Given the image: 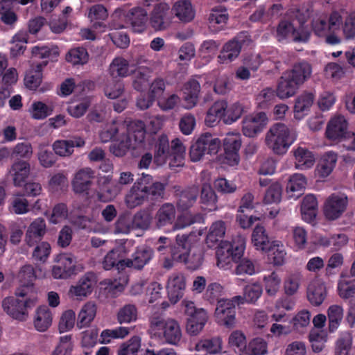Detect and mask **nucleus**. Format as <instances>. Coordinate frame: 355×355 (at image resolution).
<instances>
[{
	"mask_svg": "<svg viewBox=\"0 0 355 355\" xmlns=\"http://www.w3.org/2000/svg\"><path fill=\"white\" fill-rule=\"evenodd\" d=\"M164 185L159 182H153V177L142 174L125 196V203L130 208L142 205L148 200H156L164 194Z\"/></svg>",
	"mask_w": 355,
	"mask_h": 355,
	"instance_id": "obj_1",
	"label": "nucleus"
},
{
	"mask_svg": "<svg viewBox=\"0 0 355 355\" xmlns=\"http://www.w3.org/2000/svg\"><path fill=\"white\" fill-rule=\"evenodd\" d=\"M288 19H282L276 28L275 37L279 42H306L310 37V32L304 27L302 12L299 9L291 10Z\"/></svg>",
	"mask_w": 355,
	"mask_h": 355,
	"instance_id": "obj_2",
	"label": "nucleus"
},
{
	"mask_svg": "<svg viewBox=\"0 0 355 355\" xmlns=\"http://www.w3.org/2000/svg\"><path fill=\"white\" fill-rule=\"evenodd\" d=\"M130 132L135 137L136 141L144 142L146 126L145 123L140 120L130 121L122 119L113 120L105 125L99 136L103 143L113 142Z\"/></svg>",
	"mask_w": 355,
	"mask_h": 355,
	"instance_id": "obj_3",
	"label": "nucleus"
},
{
	"mask_svg": "<svg viewBox=\"0 0 355 355\" xmlns=\"http://www.w3.org/2000/svg\"><path fill=\"white\" fill-rule=\"evenodd\" d=\"M111 18L112 21L109 24L110 29L124 28L130 25L134 32L139 33L145 31L148 19L147 10L141 7H135L130 10L119 8L115 10Z\"/></svg>",
	"mask_w": 355,
	"mask_h": 355,
	"instance_id": "obj_4",
	"label": "nucleus"
},
{
	"mask_svg": "<svg viewBox=\"0 0 355 355\" xmlns=\"http://www.w3.org/2000/svg\"><path fill=\"white\" fill-rule=\"evenodd\" d=\"M32 56L35 59L44 60L37 63L35 66L26 72L24 77V84L30 89L35 90L41 84L42 70L49 61L57 60L59 56V50L57 46L49 47L46 46H35L32 48Z\"/></svg>",
	"mask_w": 355,
	"mask_h": 355,
	"instance_id": "obj_5",
	"label": "nucleus"
},
{
	"mask_svg": "<svg viewBox=\"0 0 355 355\" xmlns=\"http://www.w3.org/2000/svg\"><path fill=\"white\" fill-rule=\"evenodd\" d=\"M297 139L296 134L282 123L272 125L266 135V144L276 155L285 154Z\"/></svg>",
	"mask_w": 355,
	"mask_h": 355,
	"instance_id": "obj_6",
	"label": "nucleus"
},
{
	"mask_svg": "<svg viewBox=\"0 0 355 355\" xmlns=\"http://www.w3.org/2000/svg\"><path fill=\"white\" fill-rule=\"evenodd\" d=\"M175 243L171 249L172 257L177 262L184 263L190 270L198 269L202 262L203 256L200 252L190 254L191 243L188 234H178Z\"/></svg>",
	"mask_w": 355,
	"mask_h": 355,
	"instance_id": "obj_7",
	"label": "nucleus"
},
{
	"mask_svg": "<svg viewBox=\"0 0 355 355\" xmlns=\"http://www.w3.org/2000/svg\"><path fill=\"white\" fill-rule=\"evenodd\" d=\"M245 249V239L234 237L231 241H221L216 250L217 266L223 270L232 267V261L237 262L243 256Z\"/></svg>",
	"mask_w": 355,
	"mask_h": 355,
	"instance_id": "obj_8",
	"label": "nucleus"
},
{
	"mask_svg": "<svg viewBox=\"0 0 355 355\" xmlns=\"http://www.w3.org/2000/svg\"><path fill=\"white\" fill-rule=\"evenodd\" d=\"M348 123L343 116H337L332 118L328 123L326 129V137L330 140L341 141L343 140V147L347 150L355 151V150L348 149L345 144H349L352 141V137L354 133H350L347 131Z\"/></svg>",
	"mask_w": 355,
	"mask_h": 355,
	"instance_id": "obj_9",
	"label": "nucleus"
},
{
	"mask_svg": "<svg viewBox=\"0 0 355 355\" xmlns=\"http://www.w3.org/2000/svg\"><path fill=\"white\" fill-rule=\"evenodd\" d=\"M348 202V198L345 193H332L324 203V216L328 220H335L339 218L346 211Z\"/></svg>",
	"mask_w": 355,
	"mask_h": 355,
	"instance_id": "obj_10",
	"label": "nucleus"
},
{
	"mask_svg": "<svg viewBox=\"0 0 355 355\" xmlns=\"http://www.w3.org/2000/svg\"><path fill=\"white\" fill-rule=\"evenodd\" d=\"M95 171L90 168L78 170L72 180L71 185L75 193L87 195L93 185Z\"/></svg>",
	"mask_w": 355,
	"mask_h": 355,
	"instance_id": "obj_11",
	"label": "nucleus"
},
{
	"mask_svg": "<svg viewBox=\"0 0 355 355\" xmlns=\"http://www.w3.org/2000/svg\"><path fill=\"white\" fill-rule=\"evenodd\" d=\"M185 287L186 278L183 273L176 272L168 277L166 290L171 304H176L183 297Z\"/></svg>",
	"mask_w": 355,
	"mask_h": 355,
	"instance_id": "obj_12",
	"label": "nucleus"
},
{
	"mask_svg": "<svg viewBox=\"0 0 355 355\" xmlns=\"http://www.w3.org/2000/svg\"><path fill=\"white\" fill-rule=\"evenodd\" d=\"M241 141L238 135H228L223 140L224 162L230 166L237 165L240 160L239 151Z\"/></svg>",
	"mask_w": 355,
	"mask_h": 355,
	"instance_id": "obj_13",
	"label": "nucleus"
},
{
	"mask_svg": "<svg viewBox=\"0 0 355 355\" xmlns=\"http://www.w3.org/2000/svg\"><path fill=\"white\" fill-rule=\"evenodd\" d=\"M31 173V165L28 161L16 159L8 169V175L16 187H21Z\"/></svg>",
	"mask_w": 355,
	"mask_h": 355,
	"instance_id": "obj_14",
	"label": "nucleus"
},
{
	"mask_svg": "<svg viewBox=\"0 0 355 355\" xmlns=\"http://www.w3.org/2000/svg\"><path fill=\"white\" fill-rule=\"evenodd\" d=\"M268 121L265 112H260L254 116H248L243 120L242 132L248 137H254L261 132Z\"/></svg>",
	"mask_w": 355,
	"mask_h": 355,
	"instance_id": "obj_15",
	"label": "nucleus"
},
{
	"mask_svg": "<svg viewBox=\"0 0 355 355\" xmlns=\"http://www.w3.org/2000/svg\"><path fill=\"white\" fill-rule=\"evenodd\" d=\"M154 255L153 250L148 246H139L132 254L131 259H126L124 265L127 268L140 270L148 264Z\"/></svg>",
	"mask_w": 355,
	"mask_h": 355,
	"instance_id": "obj_16",
	"label": "nucleus"
},
{
	"mask_svg": "<svg viewBox=\"0 0 355 355\" xmlns=\"http://www.w3.org/2000/svg\"><path fill=\"white\" fill-rule=\"evenodd\" d=\"M169 6L166 3H158L154 7L150 18V23L155 30H164L169 26Z\"/></svg>",
	"mask_w": 355,
	"mask_h": 355,
	"instance_id": "obj_17",
	"label": "nucleus"
},
{
	"mask_svg": "<svg viewBox=\"0 0 355 355\" xmlns=\"http://www.w3.org/2000/svg\"><path fill=\"white\" fill-rule=\"evenodd\" d=\"M144 142L135 141V137L130 132L124 137L113 141L110 147V152L116 157H123L131 148L136 149L141 146Z\"/></svg>",
	"mask_w": 355,
	"mask_h": 355,
	"instance_id": "obj_18",
	"label": "nucleus"
},
{
	"mask_svg": "<svg viewBox=\"0 0 355 355\" xmlns=\"http://www.w3.org/2000/svg\"><path fill=\"white\" fill-rule=\"evenodd\" d=\"M327 295L324 282L320 279H313L308 285L306 296L309 302L315 306L322 304Z\"/></svg>",
	"mask_w": 355,
	"mask_h": 355,
	"instance_id": "obj_19",
	"label": "nucleus"
},
{
	"mask_svg": "<svg viewBox=\"0 0 355 355\" xmlns=\"http://www.w3.org/2000/svg\"><path fill=\"white\" fill-rule=\"evenodd\" d=\"M243 46L242 42L236 37L229 40L223 45L217 57L220 64H229L236 59L241 53Z\"/></svg>",
	"mask_w": 355,
	"mask_h": 355,
	"instance_id": "obj_20",
	"label": "nucleus"
},
{
	"mask_svg": "<svg viewBox=\"0 0 355 355\" xmlns=\"http://www.w3.org/2000/svg\"><path fill=\"white\" fill-rule=\"evenodd\" d=\"M124 263H126V259H124L123 250L121 248H116L106 254L103 261V267L106 270L114 268L121 273L127 268Z\"/></svg>",
	"mask_w": 355,
	"mask_h": 355,
	"instance_id": "obj_21",
	"label": "nucleus"
},
{
	"mask_svg": "<svg viewBox=\"0 0 355 355\" xmlns=\"http://www.w3.org/2000/svg\"><path fill=\"white\" fill-rule=\"evenodd\" d=\"M97 283V277L94 272H88L83 276L75 286H71L69 292L77 297H85L92 293Z\"/></svg>",
	"mask_w": 355,
	"mask_h": 355,
	"instance_id": "obj_22",
	"label": "nucleus"
},
{
	"mask_svg": "<svg viewBox=\"0 0 355 355\" xmlns=\"http://www.w3.org/2000/svg\"><path fill=\"white\" fill-rule=\"evenodd\" d=\"M85 141L80 137L70 139H58L53 142L52 147L54 153L60 157L70 156L74 151V147H83Z\"/></svg>",
	"mask_w": 355,
	"mask_h": 355,
	"instance_id": "obj_23",
	"label": "nucleus"
},
{
	"mask_svg": "<svg viewBox=\"0 0 355 355\" xmlns=\"http://www.w3.org/2000/svg\"><path fill=\"white\" fill-rule=\"evenodd\" d=\"M46 222L42 218H37L33 220L26 232L25 241L30 247L40 242L46 233Z\"/></svg>",
	"mask_w": 355,
	"mask_h": 355,
	"instance_id": "obj_24",
	"label": "nucleus"
},
{
	"mask_svg": "<svg viewBox=\"0 0 355 355\" xmlns=\"http://www.w3.org/2000/svg\"><path fill=\"white\" fill-rule=\"evenodd\" d=\"M228 18L225 7L221 5L214 6L208 17L209 29L215 33L220 31L226 25Z\"/></svg>",
	"mask_w": 355,
	"mask_h": 355,
	"instance_id": "obj_25",
	"label": "nucleus"
},
{
	"mask_svg": "<svg viewBox=\"0 0 355 355\" xmlns=\"http://www.w3.org/2000/svg\"><path fill=\"white\" fill-rule=\"evenodd\" d=\"M37 302L36 297L19 299L14 296L5 297L1 302L3 311H26L33 309Z\"/></svg>",
	"mask_w": 355,
	"mask_h": 355,
	"instance_id": "obj_26",
	"label": "nucleus"
},
{
	"mask_svg": "<svg viewBox=\"0 0 355 355\" xmlns=\"http://www.w3.org/2000/svg\"><path fill=\"white\" fill-rule=\"evenodd\" d=\"M163 336L168 344L178 345L182 338V331L179 323L173 319L166 320L163 326Z\"/></svg>",
	"mask_w": 355,
	"mask_h": 355,
	"instance_id": "obj_27",
	"label": "nucleus"
},
{
	"mask_svg": "<svg viewBox=\"0 0 355 355\" xmlns=\"http://www.w3.org/2000/svg\"><path fill=\"white\" fill-rule=\"evenodd\" d=\"M285 73L300 86L310 78L312 67L310 63L302 60L295 63L291 70Z\"/></svg>",
	"mask_w": 355,
	"mask_h": 355,
	"instance_id": "obj_28",
	"label": "nucleus"
},
{
	"mask_svg": "<svg viewBox=\"0 0 355 355\" xmlns=\"http://www.w3.org/2000/svg\"><path fill=\"white\" fill-rule=\"evenodd\" d=\"M171 153V145H169L168 137L166 135H160L155 144L154 163L157 166L164 164Z\"/></svg>",
	"mask_w": 355,
	"mask_h": 355,
	"instance_id": "obj_29",
	"label": "nucleus"
},
{
	"mask_svg": "<svg viewBox=\"0 0 355 355\" xmlns=\"http://www.w3.org/2000/svg\"><path fill=\"white\" fill-rule=\"evenodd\" d=\"M252 243L257 250L265 252L267 250H270V247L274 241H271L270 238L263 226L257 225L252 233Z\"/></svg>",
	"mask_w": 355,
	"mask_h": 355,
	"instance_id": "obj_30",
	"label": "nucleus"
},
{
	"mask_svg": "<svg viewBox=\"0 0 355 355\" xmlns=\"http://www.w3.org/2000/svg\"><path fill=\"white\" fill-rule=\"evenodd\" d=\"M299 85L286 73L280 77L276 90V95L280 98H287L295 94Z\"/></svg>",
	"mask_w": 355,
	"mask_h": 355,
	"instance_id": "obj_31",
	"label": "nucleus"
},
{
	"mask_svg": "<svg viewBox=\"0 0 355 355\" xmlns=\"http://www.w3.org/2000/svg\"><path fill=\"white\" fill-rule=\"evenodd\" d=\"M176 210L171 203H164L157 210L155 219L159 228L172 225L175 219Z\"/></svg>",
	"mask_w": 355,
	"mask_h": 355,
	"instance_id": "obj_32",
	"label": "nucleus"
},
{
	"mask_svg": "<svg viewBox=\"0 0 355 355\" xmlns=\"http://www.w3.org/2000/svg\"><path fill=\"white\" fill-rule=\"evenodd\" d=\"M171 150L172 153L167 161H168L170 168L174 170L184 165L185 148L181 141L176 138L171 141Z\"/></svg>",
	"mask_w": 355,
	"mask_h": 355,
	"instance_id": "obj_33",
	"label": "nucleus"
},
{
	"mask_svg": "<svg viewBox=\"0 0 355 355\" xmlns=\"http://www.w3.org/2000/svg\"><path fill=\"white\" fill-rule=\"evenodd\" d=\"M217 196L214 190L208 184H204L201 188L200 202L201 208L207 211L217 209Z\"/></svg>",
	"mask_w": 355,
	"mask_h": 355,
	"instance_id": "obj_34",
	"label": "nucleus"
},
{
	"mask_svg": "<svg viewBox=\"0 0 355 355\" xmlns=\"http://www.w3.org/2000/svg\"><path fill=\"white\" fill-rule=\"evenodd\" d=\"M207 321L206 312H191L187 322V331L191 336L198 335Z\"/></svg>",
	"mask_w": 355,
	"mask_h": 355,
	"instance_id": "obj_35",
	"label": "nucleus"
},
{
	"mask_svg": "<svg viewBox=\"0 0 355 355\" xmlns=\"http://www.w3.org/2000/svg\"><path fill=\"white\" fill-rule=\"evenodd\" d=\"M173 10L175 16L182 22L192 21L195 17V11L189 0H180L175 3Z\"/></svg>",
	"mask_w": 355,
	"mask_h": 355,
	"instance_id": "obj_36",
	"label": "nucleus"
},
{
	"mask_svg": "<svg viewBox=\"0 0 355 355\" xmlns=\"http://www.w3.org/2000/svg\"><path fill=\"white\" fill-rule=\"evenodd\" d=\"M315 99L314 95L311 92H304L295 100L294 105L295 117L301 119L307 114Z\"/></svg>",
	"mask_w": 355,
	"mask_h": 355,
	"instance_id": "obj_37",
	"label": "nucleus"
},
{
	"mask_svg": "<svg viewBox=\"0 0 355 355\" xmlns=\"http://www.w3.org/2000/svg\"><path fill=\"white\" fill-rule=\"evenodd\" d=\"M295 158V168L300 170H305L313 166L315 157L313 153L308 149L298 147L294 151Z\"/></svg>",
	"mask_w": 355,
	"mask_h": 355,
	"instance_id": "obj_38",
	"label": "nucleus"
},
{
	"mask_svg": "<svg viewBox=\"0 0 355 355\" xmlns=\"http://www.w3.org/2000/svg\"><path fill=\"white\" fill-rule=\"evenodd\" d=\"M226 231L225 223L217 220L212 223L206 237V243L209 248L215 247L218 241L225 236Z\"/></svg>",
	"mask_w": 355,
	"mask_h": 355,
	"instance_id": "obj_39",
	"label": "nucleus"
},
{
	"mask_svg": "<svg viewBox=\"0 0 355 355\" xmlns=\"http://www.w3.org/2000/svg\"><path fill=\"white\" fill-rule=\"evenodd\" d=\"M337 154L334 152L326 153L317 166L318 175L321 178L329 176L337 162Z\"/></svg>",
	"mask_w": 355,
	"mask_h": 355,
	"instance_id": "obj_40",
	"label": "nucleus"
},
{
	"mask_svg": "<svg viewBox=\"0 0 355 355\" xmlns=\"http://www.w3.org/2000/svg\"><path fill=\"white\" fill-rule=\"evenodd\" d=\"M198 196V191L196 188H189L182 191L177 202L178 210L188 211L196 202Z\"/></svg>",
	"mask_w": 355,
	"mask_h": 355,
	"instance_id": "obj_41",
	"label": "nucleus"
},
{
	"mask_svg": "<svg viewBox=\"0 0 355 355\" xmlns=\"http://www.w3.org/2000/svg\"><path fill=\"white\" fill-rule=\"evenodd\" d=\"M338 295L344 300L348 301L351 309L355 306V283L352 281L340 279L338 282Z\"/></svg>",
	"mask_w": 355,
	"mask_h": 355,
	"instance_id": "obj_42",
	"label": "nucleus"
},
{
	"mask_svg": "<svg viewBox=\"0 0 355 355\" xmlns=\"http://www.w3.org/2000/svg\"><path fill=\"white\" fill-rule=\"evenodd\" d=\"M265 253L271 263L275 266H282L285 262L286 252L283 244L279 241H274L270 250H267Z\"/></svg>",
	"mask_w": 355,
	"mask_h": 355,
	"instance_id": "obj_43",
	"label": "nucleus"
},
{
	"mask_svg": "<svg viewBox=\"0 0 355 355\" xmlns=\"http://www.w3.org/2000/svg\"><path fill=\"white\" fill-rule=\"evenodd\" d=\"M65 59L73 65H83L89 60V53L84 47H75L67 52Z\"/></svg>",
	"mask_w": 355,
	"mask_h": 355,
	"instance_id": "obj_44",
	"label": "nucleus"
},
{
	"mask_svg": "<svg viewBox=\"0 0 355 355\" xmlns=\"http://www.w3.org/2000/svg\"><path fill=\"white\" fill-rule=\"evenodd\" d=\"M109 71L113 78L126 77L129 75V62L122 57L115 58L110 65Z\"/></svg>",
	"mask_w": 355,
	"mask_h": 355,
	"instance_id": "obj_45",
	"label": "nucleus"
},
{
	"mask_svg": "<svg viewBox=\"0 0 355 355\" xmlns=\"http://www.w3.org/2000/svg\"><path fill=\"white\" fill-rule=\"evenodd\" d=\"M198 141L203 142L202 146L205 148L207 154L212 155H216L220 148V141L218 138L214 137V136L209 132H205L200 135L198 137Z\"/></svg>",
	"mask_w": 355,
	"mask_h": 355,
	"instance_id": "obj_46",
	"label": "nucleus"
},
{
	"mask_svg": "<svg viewBox=\"0 0 355 355\" xmlns=\"http://www.w3.org/2000/svg\"><path fill=\"white\" fill-rule=\"evenodd\" d=\"M352 345V334L349 331L342 332L336 343L335 355H349Z\"/></svg>",
	"mask_w": 355,
	"mask_h": 355,
	"instance_id": "obj_47",
	"label": "nucleus"
},
{
	"mask_svg": "<svg viewBox=\"0 0 355 355\" xmlns=\"http://www.w3.org/2000/svg\"><path fill=\"white\" fill-rule=\"evenodd\" d=\"M204 221L202 214L196 213L192 214L189 212L182 214L178 216L175 227L178 229H182L194 223H201Z\"/></svg>",
	"mask_w": 355,
	"mask_h": 355,
	"instance_id": "obj_48",
	"label": "nucleus"
},
{
	"mask_svg": "<svg viewBox=\"0 0 355 355\" xmlns=\"http://www.w3.org/2000/svg\"><path fill=\"white\" fill-rule=\"evenodd\" d=\"M228 344L236 353L243 355L246 347V338L240 331H233L229 336Z\"/></svg>",
	"mask_w": 355,
	"mask_h": 355,
	"instance_id": "obj_49",
	"label": "nucleus"
},
{
	"mask_svg": "<svg viewBox=\"0 0 355 355\" xmlns=\"http://www.w3.org/2000/svg\"><path fill=\"white\" fill-rule=\"evenodd\" d=\"M309 338L312 349L315 353H319L324 349L327 340V334L324 331L318 329L311 330Z\"/></svg>",
	"mask_w": 355,
	"mask_h": 355,
	"instance_id": "obj_50",
	"label": "nucleus"
},
{
	"mask_svg": "<svg viewBox=\"0 0 355 355\" xmlns=\"http://www.w3.org/2000/svg\"><path fill=\"white\" fill-rule=\"evenodd\" d=\"M183 90L185 100L195 105L200 91V85L198 81L195 79L189 80L184 84Z\"/></svg>",
	"mask_w": 355,
	"mask_h": 355,
	"instance_id": "obj_51",
	"label": "nucleus"
},
{
	"mask_svg": "<svg viewBox=\"0 0 355 355\" xmlns=\"http://www.w3.org/2000/svg\"><path fill=\"white\" fill-rule=\"evenodd\" d=\"M222 340L219 337L200 340L196 345L198 351L204 350L209 354H218L221 350Z\"/></svg>",
	"mask_w": 355,
	"mask_h": 355,
	"instance_id": "obj_52",
	"label": "nucleus"
},
{
	"mask_svg": "<svg viewBox=\"0 0 355 355\" xmlns=\"http://www.w3.org/2000/svg\"><path fill=\"white\" fill-rule=\"evenodd\" d=\"M92 103V97L85 96L76 104L72 103L68 106L67 112L73 117L80 118L83 116Z\"/></svg>",
	"mask_w": 355,
	"mask_h": 355,
	"instance_id": "obj_53",
	"label": "nucleus"
},
{
	"mask_svg": "<svg viewBox=\"0 0 355 355\" xmlns=\"http://www.w3.org/2000/svg\"><path fill=\"white\" fill-rule=\"evenodd\" d=\"M149 73L147 68L139 67L135 71L132 82L135 89L141 92L148 85Z\"/></svg>",
	"mask_w": 355,
	"mask_h": 355,
	"instance_id": "obj_54",
	"label": "nucleus"
},
{
	"mask_svg": "<svg viewBox=\"0 0 355 355\" xmlns=\"http://www.w3.org/2000/svg\"><path fill=\"white\" fill-rule=\"evenodd\" d=\"M141 347V338L133 336L127 342L123 343L118 350V355H137Z\"/></svg>",
	"mask_w": 355,
	"mask_h": 355,
	"instance_id": "obj_55",
	"label": "nucleus"
},
{
	"mask_svg": "<svg viewBox=\"0 0 355 355\" xmlns=\"http://www.w3.org/2000/svg\"><path fill=\"white\" fill-rule=\"evenodd\" d=\"M128 333V329L123 327L114 329L103 330L101 334L100 343L102 344L110 343L112 339L123 338Z\"/></svg>",
	"mask_w": 355,
	"mask_h": 355,
	"instance_id": "obj_56",
	"label": "nucleus"
},
{
	"mask_svg": "<svg viewBox=\"0 0 355 355\" xmlns=\"http://www.w3.org/2000/svg\"><path fill=\"white\" fill-rule=\"evenodd\" d=\"M245 112V107L239 102L227 105L226 117L224 118V123L232 124L241 117Z\"/></svg>",
	"mask_w": 355,
	"mask_h": 355,
	"instance_id": "obj_57",
	"label": "nucleus"
},
{
	"mask_svg": "<svg viewBox=\"0 0 355 355\" xmlns=\"http://www.w3.org/2000/svg\"><path fill=\"white\" fill-rule=\"evenodd\" d=\"M263 280L267 294L268 295H275L281 284V278L279 275L275 272H272L268 275H264Z\"/></svg>",
	"mask_w": 355,
	"mask_h": 355,
	"instance_id": "obj_58",
	"label": "nucleus"
},
{
	"mask_svg": "<svg viewBox=\"0 0 355 355\" xmlns=\"http://www.w3.org/2000/svg\"><path fill=\"white\" fill-rule=\"evenodd\" d=\"M266 351V343L261 338H256L246 345L243 355H263Z\"/></svg>",
	"mask_w": 355,
	"mask_h": 355,
	"instance_id": "obj_59",
	"label": "nucleus"
},
{
	"mask_svg": "<svg viewBox=\"0 0 355 355\" xmlns=\"http://www.w3.org/2000/svg\"><path fill=\"white\" fill-rule=\"evenodd\" d=\"M244 304V299L240 295L234 296L231 299L221 298L218 301L215 311H231Z\"/></svg>",
	"mask_w": 355,
	"mask_h": 355,
	"instance_id": "obj_60",
	"label": "nucleus"
},
{
	"mask_svg": "<svg viewBox=\"0 0 355 355\" xmlns=\"http://www.w3.org/2000/svg\"><path fill=\"white\" fill-rule=\"evenodd\" d=\"M123 90L124 85L121 81L112 80L106 83L104 93L107 98L115 99L123 94Z\"/></svg>",
	"mask_w": 355,
	"mask_h": 355,
	"instance_id": "obj_61",
	"label": "nucleus"
},
{
	"mask_svg": "<svg viewBox=\"0 0 355 355\" xmlns=\"http://www.w3.org/2000/svg\"><path fill=\"white\" fill-rule=\"evenodd\" d=\"M311 28L315 35L318 37H324L330 31L327 17L324 16L313 17L311 21Z\"/></svg>",
	"mask_w": 355,
	"mask_h": 355,
	"instance_id": "obj_62",
	"label": "nucleus"
},
{
	"mask_svg": "<svg viewBox=\"0 0 355 355\" xmlns=\"http://www.w3.org/2000/svg\"><path fill=\"white\" fill-rule=\"evenodd\" d=\"M53 109L42 101L34 102L31 105V116L33 119H44L51 114Z\"/></svg>",
	"mask_w": 355,
	"mask_h": 355,
	"instance_id": "obj_63",
	"label": "nucleus"
},
{
	"mask_svg": "<svg viewBox=\"0 0 355 355\" xmlns=\"http://www.w3.org/2000/svg\"><path fill=\"white\" fill-rule=\"evenodd\" d=\"M306 185V179L304 175L295 173L290 176L286 184L287 192L302 191Z\"/></svg>",
	"mask_w": 355,
	"mask_h": 355,
	"instance_id": "obj_64",
	"label": "nucleus"
}]
</instances>
